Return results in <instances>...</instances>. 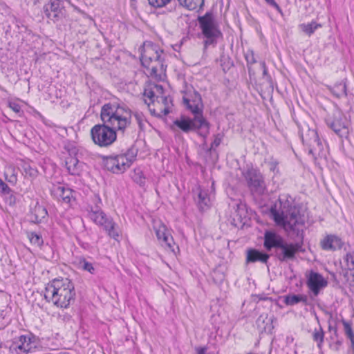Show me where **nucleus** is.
<instances>
[{
	"label": "nucleus",
	"instance_id": "nucleus-1",
	"mask_svg": "<svg viewBox=\"0 0 354 354\" xmlns=\"http://www.w3.org/2000/svg\"><path fill=\"white\" fill-rule=\"evenodd\" d=\"M44 295L48 302H52L58 308H66L75 301V287L67 278L55 279L47 283Z\"/></svg>",
	"mask_w": 354,
	"mask_h": 354
},
{
	"label": "nucleus",
	"instance_id": "nucleus-2",
	"mask_svg": "<svg viewBox=\"0 0 354 354\" xmlns=\"http://www.w3.org/2000/svg\"><path fill=\"white\" fill-rule=\"evenodd\" d=\"M145 102L151 114L156 117H163L171 112L173 101L168 92L161 86L149 85L144 93Z\"/></svg>",
	"mask_w": 354,
	"mask_h": 354
},
{
	"label": "nucleus",
	"instance_id": "nucleus-3",
	"mask_svg": "<svg viewBox=\"0 0 354 354\" xmlns=\"http://www.w3.org/2000/svg\"><path fill=\"white\" fill-rule=\"evenodd\" d=\"M162 50L150 42L143 44L140 50V61L147 72L152 77L164 80L166 77V66L163 64Z\"/></svg>",
	"mask_w": 354,
	"mask_h": 354
},
{
	"label": "nucleus",
	"instance_id": "nucleus-4",
	"mask_svg": "<svg viewBox=\"0 0 354 354\" xmlns=\"http://www.w3.org/2000/svg\"><path fill=\"white\" fill-rule=\"evenodd\" d=\"M209 127L208 122L203 115H194L193 119L181 115L174 122V128L176 127L184 132L199 130L206 133L208 132Z\"/></svg>",
	"mask_w": 354,
	"mask_h": 354
},
{
	"label": "nucleus",
	"instance_id": "nucleus-5",
	"mask_svg": "<svg viewBox=\"0 0 354 354\" xmlns=\"http://www.w3.org/2000/svg\"><path fill=\"white\" fill-rule=\"evenodd\" d=\"M273 218L276 223L284 228L286 232L292 233L298 236L302 235L304 218L293 213L289 216H282L273 213Z\"/></svg>",
	"mask_w": 354,
	"mask_h": 354
},
{
	"label": "nucleus",
	"instance_id": "nucleus-6",
	"mask_svg": "<svg viewBox=\"0 0 354 354\" xmlns=\"http://www.w3.org/2000/svg\"><path fill=\"white\" fill-rule=\"evenodd\" d=\"M200 24L206 40L205 44H213L221 37V32L211 15H205L199 19Z\"/></svg>",
	"mask_w": 354,
	"mask_h": 354
},
{
	"label": "nucleus",
	"instance_id": "nucleus-7",
	"mask_svg": "<svg viewBox=\"0 0 354 354\" xmlns=\"http://www.w3.org/2000/svg\"><path fill=\"white\" fill-rule=\"evenodd\" d=\"M349 120L339 110L329 115L328 124L338 135L343 136L348 133Z\"/></svg>",
	"mask_w": 354,
	"mask_h": 354
},
{
	"label": "nucleus",
	"instance_id": "nucleus-8",
	"mask_svg": "<svg viewBox=\"0 0 354 354\" xmlns=\"http://www.w3.org/2000/svg\"><path fill=\"white\" fill-rule=\"evenodd\" d=\"M65 0H49L43 7L46 18L53 22L62 20L65 17Z\"/></svg>",
	"mask_w": 354,
	"mask_h": 354
},
{
	"label": "nucleus",
	"instance_id": "nucleus-9",
	"mask_svg": "<svg viewBox=\"0 0 354 354\" xmlns=\"http://www.w3.org/2000/svg\"><path fill=\"white\" fill-rule=\"evenodd\" d=\"M93 142L100 147L111 145V127L107 124H95L91 130Z\"/></svg>",
	"mask_w": 354,
	"mask_h": 354
},
{
	"label": "nucleus",
	"instance_id": "nucleus-10",
	"mask_svg": "<svg viewBox=\"0 0 354 354\" xmlns=\"http://www.w3.org/2000/svg\"><path fill=\"white\" fill-rule=\"evenodd\" d=\"M36 347L30 335H21L15 337L9 346L11 354H28Z\"/></svg>",
	"mask_w": 354,
	"mask_h": 354
},
{
	"label": "nucleus",
	"instance_id": "nucleus-11",
	"mask_svg": "<svg viewBox=\"0 0 354 354\" xmlns=\"http://www.w3.org/2000/svg\"><path fill=\"white\" fill-rule=\"evenodd\" d=\"M153 230L157 239L161 241L162 244L167 247L172 252L176 254V250H178V246L174 243L173 238L165 225L161 221H155L153 223Z\"/></svg>",
	"mask_w": 354,
	"mask_h": 354
},
{
	"label": "nucleus",
	"instance_id": "nucleus-12",
	"mask_svg": "<svg viewBox=\"0 0 354 354\" xmlns=\"http://www.w3.org/2000/svg\"><path fill=\"white\" fill-rule=\"evenodd\" d=\"M183 103L194 115H203V105L201 97L194 91H189L183 97Z\"/></svg>",
	"mask_w": 354,
	"mask_h": 354
},
{
	"label": "nucleus",
	"instance_id": "nucleus-13",
	"mask_svg": "<svg viewBox=\"0 0 354 354\" xmlns=\"http://www.w3.org/2000/svg\"><path fill=\"white\" fill-rule=\"evenodd\" d=\"M131 112L123 106H118L112 113V131L125 129L130 123Z\"/></svg>",
	"mask_w": 354,
	"mask_h": 354
},
{
	"label": "nucleus",
	"instance_id": "nucleus-14",
	"mask_svg": "<svg viewBox=\"0 0 354 354\" xmlns=\"http://www.w3.org/2000/svg\"><path fill=\"white\" fill-rule=\"evenodd\" d=\"M320 246L324 250L334 252L342 248L343 242L342 239L336 235L327 234L321 239Z\"/></svg>",
	"mask_w": 354,
	"mask_h": 354
},
{
	"label": "nucleus",
	"instance_id": "nucleus-15",
	"mask_svg": "<svg viewBox=\"0 0 354 354\" xmlns=\"http://www.w3.org/2000/svg\"><path fill=\"white\" fill-rule=\"evenodd\" d=\"M52 194L59 201L65 203H70L73 198V191L62 185H55L51 189Z\"/></svg>",
	"mask_w": 354,
	"mask_h": 354
},
{
	"label": "nucleus",
	"instance_id": "nucleus-16",
	"mask_svg": "<svg viewBox=\"0 0 354 354\" xmlns=\"http://www.w3.org/2000/svg\"><path fill=\"white\" fill-rule=\"evenodd\" d=\"M326 281L319 274L310 272L308 277V286L317 295L319 290L326 286Z\"/></svg>",
	"mask_w": 354,
	"mask_h": 354
},
{
	"label": "nucleus",
	"instance_id": "nucleus-17",
	"mask_svg": "<svg viewBox=\"0 0 354 354\" xmlns=\"http://www.w3.org/2000/svg\"><path fill=\"white\" fill-rule=\"evenodd\" d=\"M48 215L46 209L41 205L38 201L36 202L34 207L30 208V219L34 223H39L42 222Z\"/></svg>",
	"mask_w": 354,
	"mask_h": 354
},
{
	"label": "nucleus",
	"instance_id": "nucleus-18",
	"mask_svg": "<svg viewBox=\"0 0 354 354\" xmlns=\"http://www.w3.org/2000/svg\"><path fill=\"white\" fill-rule=\"evenodd\" d=\"M282 245L281 238L276 233L268 231L264 236V246L266 249L270 250L274 247H281Z\"/></svg>",
	"mask_w": 354,
	"mask_h": 354
},
{
	"label": "nucleus",
	"instance_id": "nucleus-19",
	"mask_svg": "<svg viewBox=\"0 0 354 354\" xmlns=\"http://www.w3.org/2000/svg\"><path fill=\"white\" fill-rule=\"evenodd\" d=\"M131 162V160L125 155H119L114 158L112 164L117 171H123L129 167Z\"/></svg>",
	"mask_w": 354,
	"mask_h": 354
},
{
	"label": "nucleus",
	"instance_id": "nucleus-20",
	"mask_svg": "<svg viewBox=\"0 0 354 354\" xmlns=\"http://www.w3.org/2000/svg\"><path fill=\"white\" fill-rule=\"evenodd\" d=\"M269 256L259 250L251 249L247 252V261L248 262H256L260 261L265 263L268 259Z\"/></svg>",
	"mask_w": 354,
	"mask_h": 354
},
{
	"label": "nucleus",
	"instance_id": "nucleus-21",
	"mask_svg": "<svg viewBox=\"0 0 354 354\" xmlns=\"http://www.w3.org/2000/svg\"><path fill=\"white\" fill-rule=\"evenodd\" d=\"M180 4L190 10H195L199 9L204 3V0H178Z\"/></svg>",
	"mask_w": 354,
	"mask_h": 354
},
{
	"label": "nucleus",
	"instance_id": "nucleus-22",
	"mask_svg": "<svg viewBox=\"0 0 354 354\" xmlns=\"http://www.w3.org/2000/svg\"><path fill=\"white\" fill-rule=\"evenodd\" d=\"M280 248L283 250V256L285 258L292 259L294 257L295 254L299 250V245L298 244H282Z\"/></svg>",
	"mask_w": 354,
	"mask_h": 354
},
{
	"label": "nucleus",
	"instance_id": "nucleus-23",
	"mask_svg": "<svg viewBox=\"0 0 354 354\" xmlns=\"http://www.w3.org/2000/svg\"><path fill=\"white\" fill-rule=\"evenodd\" d=\"M210 205V198L206 191L201 190L198 193V205L201 210L208 208Z\"/></svg>",
	"mask_w": 354,
	"mask_h": 354
},
{
	"label": "nucleus",
	"instance_id": "nucleus-24",
	"mask_svg": "<svg viewBox=\"0 0 354 354\" xmlns=\"http://www.w3.org/2000/svg\"><path fill=\"white\" fill-rule=\"evenodd\" d=\"M331 91L333 94L338 98L346 96L347 93L345 82H342L339 84L334 85L331 88Z\"/></svg>",
	"mask_w": 354,
	"mask_h": 354
},
{
	"label": "nucleus",
	"instance_id": "nucleus-25",
	"mask_svg": "<svg viewBox=\"0 0 354 354\" xmlns=\"http://www.w3.org/2000/svg\"><path fill=\"white\" fill-rule=\"evenodd\" d=\"M90 218L97 224L103 225L106 223V218L104 212L101 211L92 212Z\"/></svg>",
	"mask_w": 354,
	"mask_h": 354
},
{
	"label": "nucleus",
	"instance_id": "nucleus-26",
	"mask_svg": "<svg viewBox=\"0 0 354 354\" xmlns=\"http://www.w3.org/2000/svg\"><path fill=\"white\" fill-rule=\"evenodd\" d=\"M79 163V161L75 158H69L66 160V165L67 169L70 174L72 175H75L77 174V166Z\"/></svg>",
	"mask_w": 354,
	"mask_h": 354
},
{
	"label": "nucleus",
	"instance_id": "nucleus-27",
	"mask_svg": "<svg viewBox=\"0 0 354 354\" xmlns=\"http://www.w3.org/2000/svg\"><path fill=\"white\" fill-rule=\"evenodd\" d=\"M28 237L30 243L37 247L40 248L44 243V240L42 239V236L37 233L28 232Z\"/></svg>",
	"mask_w": 354,
	"mask_h": 354
},
{
	"label": "nucleus",
	"instance_id": "nucleus-28",
	"mask_svg": "<svg viewBox=\"0 0 354 354\" xmlns=\"http://www.w3.org/2000/svg\"><path fill=\"white\" fill-rule=\"evenodd\" d=\"M101 119L103 124L111 122V103L104 104L101 111Z\"/></svg>",
	"mask_w": 354,
	"mask_h": 354
},
{
	"label": "nucleus",
	"instance_id": "nucleus-29",
	"mask_svg": "<svg viewBox=\"0 0 354 354\" xmlns=\"http://www.w3.org/2000/svg\"><path fill=\"white\" fill-rule=\"evenodd\" d=\"M305 297L301 295H288L284 298V302L286 305L292 306L295 305L299 301H304Z\"/></svg>",
	"mask_w": 354,
	"mask_h": 354
},
{
	"label": "nucleus",
	"instance_id": "nucleus-30",
	"mask_svg": "<svg viewBox=\"0 0 354 354\" xmlns=\"http://www.w3.org/2000/svg\"><path fill=\"white\" fill-rule=\"evenodd\" d=\"M5 175L6 180L9 183H15L17 182V173L15 172V169L14 167L8 168L5 173Z\"/></svg>",
	"mask_w": 354,
	"mask_h": 354
},
{
	"label": "nucleus",
	"instance_id": "nucleus-31",
	"mask_svg": "<svg viewBox=\"0 0 354 354\" xmlns=\"http://www.w3.org/2000/svg\"><path fill=\"white\" fill-rule=\"evenodd\" d=\"M318 25L315 22L308 23L307 24H304L301 26L302 30L304 33L308 35H311L314 32V31L317 28Z\"/></svg>",
	"mask_w": 354,
	"mask_h": 354
},
{
	"label": "nucleus",
	"instance_id": "nucleus-32",
	"mask_svg": "<svg viewBox=\"0 0 354 354\" xmlns=\"http://www.w3.org/2000/svg\"><path fill=\"white\" fill-rule=\"evenodd\" d=\"M23 168L26 176H29L32 178H35L37 176L38 171L35 168L32 167L29 165H24Z\"/></svg>",
	"mask_w": 354,
	"mask_h": 354
},
{
	"label": "nucleus",
	"instance_id": "nucleus-33",
	"mask_svg": "<svg viewBox=\"0 0 354 354\" xmlns=\"http://www.w3.org/2000/svg\"><path fill=\"white\" fill-rule=\"evenodd\" d=\"M80 267L84 270L88 271L91 274L93 273L95 270L92 263L86 261L85 259H82L80 261Z\"/></svg>",
	"mask_w": 354,
	"mask_h": 354
},
{
	"label": "nucleus",
	"instance_id": "nucleus-34",
	"mask_svg": "<svg viewBox=\"0 0 354 354\" xmlns=\"http://www.w3.org/2000/svg\"><path fill=\"white\" fill-rule=\"evenodd\" d=\"M8 106L10 109H12L15 113L21 115L23 113L21 111V107L19 104L15 102H9Z\"/></svg>",
	"mask_w": 354,
	"mask_h": 354
},
{
	"label": "nucleus",
	"instance_id": "nucleus-35",
	"mask_svg": "<svg viewBox=\"0 0 354 354\" xmlns=\"http://www.w3.org/2000/svg\"><path fill=\"white\" fill-rule=\"evenodd\" d=\"M10 192H12L11 189L0 178V193L6 195Z\"/></svg>",
	"mask_w": 354,
	"mask_h": 354
},
{
	"label": "nucleus",
	"instance_id": "nucleus-36",
	"mask_svg": "<svg viewBox=\"0 0 354 354\" xmlns=\"http://www.w3.org/2000/svg\"><path fill=\"white\" fill-rule=\"evenodd\" d=\"M149 3L155 7H162L170 1V0H149Z\"/></svg>",
	"mask_w": 354,
	"mask_h": 354
},
{
	"label": "nucleus",
	"instance_id": "nucleus-37",
	"mask_svg": "<svg viewBox=\"0 0 354 354\" xmlns=\"http://www.w3.org/2000/svg\"><path fill=\"white\" fill-rule=\"evenodd\" d=\"M346 277L349 285L354 287V269L347 272Z\"/></svg>",
	"mask_w": 354,
	"mask_h": 354
},
{
	"label": "nucleus",
	"instance_id": "nucleus-38",
	"mask_svg": "<svg viewBox=\"0 0 354 354\" xmlns=\"http://www.w3.org/2000/svg\"><path fill=\"white\" fill-rule=\"evenodd\" d=\"M344 326L346 335L349 337L351 341L352 342V339H354V336L352 333L351 326L346 322L344 323Z\"/></svg>",
	"mask_w": 354,
	"mask_h": 354
},
{
	"label": "nucleus",
	"instance_id": "nucleus-39",
	"mask_svg": "<svg viewBox=\"0 0 354 354\" xmlns=\"http://www.w3.org/2000/svg\"><path fill=\"white\" fill-rule=\"evenodd\" d=\"M251 187L257 192H261V187H262V183L259 180H255L251 183Z\"/></svg>",
	"mask_w": 354,
	"mask_h": 354
},
{
	"label": "nucleus",
	"instance_id": "nucleus-40",
	"mask_svg": "<svg viewBox=\"0 0 354 354\" xmlns=\"http://www.w3.org/2000/svg\"><path fill=\"white\" fill-rule=\"evenodd\" d=\"M9 197L7 199V202L10 205H14L16 203L17 198L16 196L12 194V192H10L9 194Z\"/></svg>",
	"mask_w": 354,
	"mask_h": 354
},
{
	"label": "nucleus",
	"instance_id": "nucleus-41",
	"mask_svg": "<svg viewBox=\"0 0 354 354\" xmlns=\"http://www.w3.org/2000/svg\"><path fill=\"white\" fill-rule=\"evenodd\" d=\"M102 158V165L106 168V169L108 171L110 170V168L108 167V160L110 158V156H101Z\"/></svg>",
	"mask_w": 354,
	"mask_h": 354
},
{
	"label": "nucleus",
	"instance_id": "nucleus-42",
	"mask_svg": "<svg viewBox=\"0 0 354 354\" xmlns=\"http://www.w3.org/2000/svg\"><path fill=\"white\" fill-rule=\"evenodd\" d=\"M205 353H206L205 349L203 348H197V350H196L197 354H206Z\"/></svg>",
	"mask_w": 354,
	"mask_h": 354
},
{
	"label": "nucleus",
	"instance_id": "nucleus-43",
	"mask_svg": "<svg viewBox=\"0 0 354 354\" xmlns=\"http://www.w3.org/2000/svg\"><path fill=\"white\" fill-rule=\"evenodd\" d=\"M106 232H107V234H108L109 236H111V228H110V229H108V228H106Z\"/></svg>",
	"mask_w": 354,
	"mask_h": 354
},
{
	"label": "nucleus",
	"instance_id": "nucleus-44",
	"mask_svg": "<svg viewBox=\"0 0 354 354\" xmlns=\"http://www.w3.org/2000/svg\"><path fill=\"white\" fill-rule=\"evenodd\" d=\"M351 344H352V347H353V351H354V339H352Z\"/></svg>",
	"mask_w": 354,
	"mask_h": 354
},
{
	"label": "nucleus",
	"instance_id": "nucleus-45",
	"mask_svg": "<svg viewBox=\"0 0 354 354\" xmlns=\"http://www.w3.org/2000/svg\"><path fill=\"white\" fill-rule=\"evenodd\" d=\"M268 2H272L273 1L272 0H266Z\"/></svg>",
	"mask_w": 354,
	"mask_h": 354
},
{
	"label": "nucleus",
	"instance_id": "nucleus-46",
	"mask_svg": "<svg viewBox=\"0 0 354 354\" xmlns=\"http://www.w3.org/2000/svg\"><path fill=\"white\" fill-rule=\"evenodd\" d=\"M114 139H115V138H113L112 137V138H111L112 142L113 141V140H114Z\"/></svg>",
	"mask_w": 354,
	"mask_h": 354
}]
</instances>
